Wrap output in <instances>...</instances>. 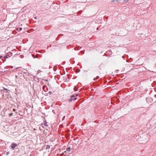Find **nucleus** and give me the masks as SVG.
I'll list each match as a JSON object with an SVG mask.
<instances>
[{
    "instance_id": "nucleus-1",
    "label": "nucleus",
    "mask_w": 156,
    "mask_h": 156,
    "mask_svg": "<svg viewBox=\"0 0 156 156\" xmlns=\"http://www.w3.org/2000/svg\"><path fill=\"white\" fill-rule=\"evenodd\" d=\"M17 145L16 144L12 143L11 144V147L12 149H14Z\"/></svg>"
},
{
    "instance_id": "nucleus-2",
    "label": "nucleus",
    "mask_w": 156,
    "mask_h": 156,
    "mask_svg": "<svg viewBox=\"0 0 156 156\" xmlns=\"http://www.w3.org/2000/svg\"><path fill=\"white\" fill-rule=\"evenodd\" d=\"M75 97L74 95H72L71 97V99H70L69 100V101H72V99H73V100H76V98H75L74 99L73 98H74Z\"/></svg>"
},
{
    "instance_id": "nucleus-3",
    "label": "nucleus",
    "mask_w": 156,
    "mask_h": 156,
    "mask_svg": "<svg viewBox=\"0 0 156 156\" xmlns=\"http://www.w3.org/2000/svg\"><path fill=\"white\" fill-rule=\"evenodd\" d=\"M71 148L70 147H68L66 149V151L69 152L71 151Z\"/></svg>"
},
{
    "instance_id": "nucleus-4",
    "label": "nucleus",
    "mask_w": 156,
    "mask_h": 156,
    "mask_svg": "<svg viewBox=\"0 0 156 156\" xmlns=\"http://www.w3.org/2000/svg\"><path fill=\"white\" fill-rule=\"evenodd\" d=\"M122 0H112V2H120Z\"/></svg>"
},
{
    "instance_id": "nucleus-5",
    "label": "nucleus",
    "mask_w": 156,
    "mask_h": 156,
    "mask_svg": "<svg viewBox=\"0 0 156 156\" xmlns=\"http://www.w3.org/2000/svg\"><path fill=\"white\" fill-rule=\"evenodd\" d=\"M43 125L44 126H48V125L47 124V123L46 122H44L43 123Z\"/></svg>"
},
{
    "instance_id": "nucleus-6",
    "label": "nucleus",
    "mask_w": 156,
    "mask_h": 156,
    "mask_svg": "<svg viewBox=\"0 0 156 156\" xmlns=\"http://www.w3.org/2000/svg\"><path fill=\"white\" fill-rule=\"evenodd\" d=\"M4 90H5L6 92H8L9 91L7 89L5 88H4Z\"/></svg>"
},
{
    "instance_id": "nucleus-7",
    "label": "nucleus",
    "mask_w": 156,
    "mask_h": 156,
    "mask_svg": "<svg viewBox=\"0 0 156 156\" xmlns=\"http://www.w3.org/2000/svg\"><path fill=\"white\" fill-rule=\"evenodd\" d=\"M74 90L75 91H76L77 90V88L75 87L74 88Z\"/></svg>"
},
{
    "instance_id": "nucleus-8",
    "label": "nucleus",
    "mask_w": 156,
    "mask_h": 156,
    "mask_svg": "<svg viewBox=\"0 0 156 156\" xmlns=\"http://www.w3.org/2000/svg\"><path fill=\"white\" fill-rule=\"evenodd\" d=\"M13 115V114L12 113H11L10 114H9V116H11L12 115Z\"/></svg>"
},
{
    "instance_id": "nucleus-9",
    "label": "nucleus",
    "mask_w": 156,
    "mask_h": 156,
    "mask_svg": "<svg viewBox=\"0 0 156 156\" xmlns=\"http://www.w3.org/2000/svg\"><path fill=\"white\" fill-rule=\"evenodd\" d=\"M129 1V0H125L124 2H128Z\"/></svg>"
},
{
    "instance_id": "nucleus-10",
    "label": "nucleus",
    "mask_w": 156,
    "mask_h": 156,
    "mask_svg": "<svg viewBox=\"0 0 156 156\" xmlns=\"http://www.w3.org/2000/svg\"><path fill=\"white\" fill-rule=\"evenodd\" d=\"M2 56H0V58H2Z\"/></svg>"
},
{
    "instance_id": "nucleus-11",
    "label": "nucleus",
    "mask_w": 156,
    "mask_h": 156,
    "mask_svg": "<svg viewBox=\"0 0 156 156\" xmlns=\"http://www.w3.org/2000/svg\"><path fill=\"white\" fill-rule=\"evenodd\" d=\"M13 110L14 111H15V109H13Z\"/></svg>"
},
{
    "instance_id": "nucleus-12",
    "label": "nucleus",
    "mask_w": 156,
    "mask_h": 156,
    "mask_svg": "<svg viewBox=\"0 0 156 156\" xmlns=\"http://www.w3.org/2000/svg\"><path fill=\"white\" fill-rule=\"evenodd\" d=\"M78 95V94H77L76 95V96H77Z\"/></svg>"
}]
</instances>
